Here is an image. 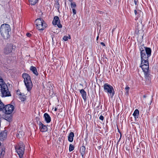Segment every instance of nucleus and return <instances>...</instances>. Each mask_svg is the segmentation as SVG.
<instances>
[{
    "mask_svg": "<svg viewBox=\"0 0 158 158\" xmlns=\"http://www.w3.org/2000/svg\"><path fill=\"white\" fill-rule=\"evenodd\" d=\"M99 118L102 120H103L104 119V117L102 115H101L99 117Z\"/></svg>",
    "mask_w": 158,
    "mask_h": 158,
    "instance_id": "31",
    "label": "nucleus"
},
{
    "mask_svg": "<svg viewBox=\"0 0 158 158\" xmlns=\"http://www.w3.org/2000/svg\"><path fill=\"white\" fill-rule=\"evenodd\" d=\"M4 107V105L0 100V110H2Z\"/></svg>",
    "mask_w": 158,
    "mask_h": 158,
    "instance_id": "25",
    "label": "nucleus"
},
{
    "mask_svg": "<svg viewBox=\"0 0 158 158\" xmlns=\"http://www.w3.org/2000/svg\"><path fill=\"white\" fill-rule=\"evenodd\" d=\"M36 27L39 30H43L47 26V24L42 19L39 18L37 19L35 21Z\"/></svg>",
    "mask_w": 158,
    "mask_h": 158,
    "instance_id": "4",
    "label": "nucleus"
},
{
    "mask_svg": "<svg viewBox=\"0 0 158 158\" xmlns=\"http://www.w3.org/2000/svg\"><path fill=\"white\" fill-rule=\"evenodd\" d=\"M103 87L105 92L110 94V97L112 98L114 94V91L113 87L107 83H105Z\"/></svg>",
    "mask_w": 158,
    "mask_h": 158,
    "instance_id": "5",
    "label": "nucleus"
},
{
    "mask_svg": "<svg viewBox=\"0 0 158 158\" xmlns=\"http://www.w3.org/2000/svg\"><path fill=\"white\" fill-rule=\"evenodd\" d=\"M80 152L82 157H83V156L85 153V147L84 146H82L80 148Z\"/></svg>",
    "mask_w": 158,
    "mask_h": 158,
    "instance_id": "17",
    "label": "nucleus"
},
{
    "mask_svg": "<svg viewBox=\"0 0 158 158\" xmlns=\"http://www.w3.org/2000/svg\"><path fill=\"white\" fill-rule=\"evenodd\" d=\"M146 96L145 95H143V98H146Z\"/></svg>",
    "mask_w": 158,
    "mask_h": 158,
    "instance_id": "38",
    "label": "nucleus"
},
{
    "mask_svg": "<svg viewBox=\"0 0 158 158\" xmlns=\"http://www.w3.org/2000/svg\"><path fill=\"white\" fill-rule=\"evenodd\" d=\"M72 11L74 15H75L76 14V10L74 8H72Z\"/></svg>",
    "mask_w": 158,
    "mask_h": 158,
    "instance_id": "30",
    "label": "nucleus"
},
{
    "mask_svg": "<svg viewBox=\"0 0 158 158\" xmlns=\"http://www.w3.org/2000/svg\"><path fill=\"white\" fill-rule=\"evenodd\" d=\"M98 38H99V36L98 35V36L97 37V39H96V40H98Z\"/></svg>",
    "mask_w": 158,
    "mask_h": 158,
    "instance_id": "37",
    "label": "nucleus"
},
{
    "mask_svg": "<svg viewBox=\"0 0 158 158\" xmlns=\"http://www.w3.org/2000/svg\"><path fill=\"white\" fill-rule=\"evenodd\" d=\"M134 2L135 5H137V1L136 0H134Z\"/></svg>",
    "mask_w": 158,
    "mask_h": 158,
    "instance_id": "33",
    "label": "nucleus"
},
{
    "mask_svg": "<svg viewBox=\"0 0 158 158\" xmlns=\"http://www.w3.org/2000/svg\"><path fill=\"white\" fill-rule=\"evenodd\" d=\"M141 60H148V57L151 54V49L150 48L145 47L140 48Z\"/></svg>",
    "mask_w": 158,
    "mask_h": 158,
    "instance_id": "2",
    "label": "nucleus"
},
{
    "mask_svg": "<svg viewBox=\"0 0 158 158\" xmlns=\"http://www.w3.org/2000/svg\"><path fill=\"white\" fill-rule=\"evenodd\" d=\"M29 2L31 4L34 5L37 2L38 0H29Z\"/></svg>",
    "mask_w": 158,
    "mask_h": 158,
    "instance_id": "23",
    "label": "nucleus"
},
{
    "mask_svg": "<svg viewBox=\"0 0 158 158\" xmlns=\"http://www.w3.org/2000/svg\"><path fill=\"white\" fill-rule=\"evenodd\" d=\"M57 108L56 107H55L54 109V111H57Z\"/></svg>",
    "mask_w": 158,
    "mask_h": 158,
    "instance_id": "36",
    "label": "nucleus"
},
{
    "mask_svg": "<svg viewBox=\"0 0 158 158\" xmlns=\"http://www.w3.org/2000/svg\"><path fill=\"white\" fill-rule=\"evenodd\" d=\"M13 49V46L11 44H9L5 48L4 53L6 54H8L12 52Z\"/></svg>",
    "mask_w": 158,
    "mask_h": 158,
    "instance_id": "11",
    "label": "nucleus"
},
{
    "mask_svg": "<svg viewBox=\"0 0 158 158\" xmlns=\"http://www.w3.org/2000/svg\"><path fill=\"white\" fill-rule=\"evenodd\" d=\"M74 136V134L73 132H71L68 137V140L70 142H72L73 141V138Z\"/></svg>",
    "mask_w": 158,
    "mask_h": 158,
    "instance_id": "16",
    "label": "nucleus"
},
{
    "mask_svg": "<svg viewBox=\"0 0 158 158\" xmlns=\"http://www.w3.org/2000/svg\"><path fill=\"white\" fill-rule=\"evenodd\" d=\"M129 87L127 86L125 88V89L126 90V94L127 95H128L129 94Z\"/></svg>",
    "mask_w": 158,
    "mask_h": 158,
    "instance_id": "28",
    "label": "nucleus"
},
{
    "mask_svg": "<svg viewBox=\"0 0 158 158\" xmlns=\"http://www.w3.org/2000/svg\"><path fill=\"white\" fill-rule=\"evenodd\" d=\"M4 109H5L6 114H10L15 109L14 106L11 104H8L6 105Z\"/></svg>",
    "mask_w": 158,
    "mask_h": 158,
    "instance_id": "9",
    "label": "nucleus"
},
{
    "mask_svg": "<svg viewBox=\"0 0 158 158\" xmlns=\"http://www.w3.org/2000/svg\"><path fill=\"white\" fill-rule=\"evenodd\" d=\"M52 23L54 25H57L59 28H61L62 27V26L60 23L59 19L57 16L54 17L52 22Z\"/></svg>",
    "mask_w": 158,
    "mask_h": 158,
    "instance_id": "10",
    "label": "nucleus"
},
{
    "mask_svg": "<svg viewBox=\"0 0 158 158\" xmlns=\"http://www.w3.org/2000/svg\"><path fill=\"white\" fill-rule=\"evenodd\" d=\"M74 149V147H73V146L72 144H70L69 145V151L70 152L72 151H73Z\"/></svg>",
    "mask_w": 158,
    "mask_h": 158,
    "instance_id": "27",
    "label": "nucleus"
},
{
    "mask_svg": "<svg viewBox=\"0 0 158 158\" xmlns=\"http://www.w3.org/2000/svg\"><path fill=\"white\" fill-rule=\"evenodd\" d=\"M4 153H5V152L4 151H3L1 152V155H2V154L3 155H4Z\"/></svg>",
    "mask_w": 158,
    "mask_h": 158,
    "instance_id": "35",
    "label": "nucleus"
},
{
    "mask_svg": "<svg viewBox=\"0 0 158 158\" xmlns=\"http://www.w3.org/2000/svg\"><path fill=\"white\" fill-rule=\"evenodd\" d=\"M39 127L41 131L42 132H44L47 131L48 128L47 127L44 125L41 122L39 123Z\"/></svg>",
    "mask_w": 158,
    "mask_h": 158,
    "instance_id": "12",
    "label": "nucleus"
},
{
    "mask_svg": "<svg viewBox=\"0 0 158 158\" xmlns=\"http://www.w3.org/2000/svg\"><path fill=\"white\" fill-rule=\"evenodd\" d=\"M71 2V3L70 4L71 7L72 8H74L76 7V5L75 2H72V0H69Z\"/></svg>",
    "mask_w": 158,
    "mask_h": 158,
    "instance_id": "24",
    "label": "nucleus"
},
{
    "mask_svg": "<svg viewBox=\"0 0 158 158\" xmlns=\"http://www.w3.org/2000/svg\"><path fill=\"white\" fill-rule=\"evenodd\" d=\"M30 70L32 71L33 73L36 75H38V73L37 71L36 68L33 66H31Z\"/></svg>",
    "mask_w": 158,
    "mask_h": 158,
    "instance_id": "18",
    "label": "nucleus"
},
{
    "mask_svg": "<svg viewBox=\"0 0 158 158\" xmlns=\"http://www.w3.org/2000/svg\"><path fill=\"white\" fill-rule=\"evenodd\" d=\"M68 38L69 39H70L71 38L70 36V35H69V37L67 36H64L63 37V40L65 41H67Z\"/></svg>",
    "mask_w": 158,
    "mask_h": 158,
    "instance_id": "29",
    "label": "nucleus"
},
{
    "mask_svg": "<svg viewBox=\"0 0 158 158\" xmlns=\"http://www.w3.org/2000/svg\"><path fill=\"white\" fill-rule=\"evenodd\" d=\"M101 148V146H99V147H98V149H100V148Z\"/></svg>",
    "mask_w": 158,
    "mask_h": 158,
    "instance_id": "39",
    "label": "nucleus"
},
{
    "mask_svg": "<svg viewBox=\"0 0 158 158\" xmlns=\"http://www.w3.org/2000/svg\"><path fill=\"white\" fill-rule=\"evenodd\" d=\"M18 94H19V98L20 99V100L22 101H24L26 99V96L25 95H22V94L20 93L19 94L18 93Z\"/></svg>",
    "mask_w": 158,
    "mask_h": 158,
    "instance_id": "20",
    "label": "nucleus"
},
{
    "mask_svg": "<svg viewBox=\"0 0 158 158\" xmlns=\"http://www.w3.org/2000/svg\"><path fill=\"white\" fill-rule=\"evenodd\" d=\"M44 116L45 118V120L47 123H50L51 121V119L49 115L45 113L44 114Z\"/></svg>",
    "mask_w": 158,
    "mask_h": 158,
    "instance_id": "14",
    "label": "nucleus"
},
{
    "mask_svg": "<svg viewBox=\"0 0 158 158\" xmlns=\"http://www.w3.org/2000/svg\"><path fill=\"white\" fill-rule=\"evenodd\" d=\"M140 67L142 69L143 72L144 73L145 78L146 79H148L149 77V65L146 64L145 65H140Z\"/></svg>",
    "mask_w": 158,
    "mask_h": 158,
    "instance_id": "8",
    "label": "nucleus"
},
{
    "mask_svg": "<svg viewBox=\"0 0 158 158\" xmlns=\"http://www.w3.org/2000/svg\"><path fill=\"white\" fill-rule=\"evenodd\" d=\"M7 137V132L4 131L1 132L0 134V140L2 141L6 139Z\"/></svg>",
    "mask_w": 158,
    "mask_h": 158,
    "instance_id": "13",
    "label": "nucleus"
},
{
    "mask_svg": "<svg viewBox=\"0 0 158 158\" xmlns=\"http://www.w3.org/2000/svg\"><path fill=\"white\" fill-rule=\"evenodd\" d=\"M100 44L102 45H103V46H105V44L103 43V42H101V43H100Z\"/></svg>",
    "mask_w": 158,
    "mask_h": 158,
    "instance_id": "32",
    "label": "nucleus"
},
{
    "mask_svg": "<svg viewBox=\"0 0 158 158\" xmlns=\"http://www.w3.org/2000/svg\"><path fill=\"white\" fill-rule=\"evenodd\" d=\"M22 77L24 79L23 81L28 91H30L32 87V83L30 76L27 73H23Z\"/></svg>",
    "mask_w": 158,
    "mask_h": 158,
    "instance_id": "3",
    "label": "nucleus"
},
{
    "mask_svg": "<svg viewBox=\"0 0 158 158\" xmlns=\"http://www.w3.org/2000/svg\"><path fill=\"white\" fill-rule=\"evenodd\" d=\"M11 31L10 26L7 24H2L0 28V31L1 35L5 39H8L10 36L9 32Z\"/></svg>",
    "mask_w": 158,
    "mask_h": 158,
    "instance_id": "1",
    "label": "nucleus"
},
{
    "mask_svg": "<svg viewBox=\"0 0 158 158\" xmlns=\"http://www.w3.org/2000/svg\"><path fill=\"white\" fill-rule=\"evenodd\" d=\"M4 88L1 89V93L3 97H9L11 96L10 94L8 87L7 85H4Z\"/></svg>",
    "mask_w": 158,
    "mask_h": 158,
    "instance_id": "7",
    "label": "nucleus"
},
{
    "mask_svg": "<svg viewBox=\"0 0 158 158\" xmlns=\"http://www.w3.org/2000/svg\"><path fill=\"white\" fill-rule=\"evenodd\" d=\"M147 64L149 65L148 60H141V65H145Z\"/></svg>",
    "mask_w": 158,
    "mask_h": 158,
    "instance_id": "22",
    "label": "nucleus"
},
{
    "mask_svg": "<svg viewBox=\"0 0 158 158\" xmlns=\"http://www.w3.org/2000/svg\"><path fill=\"white\" fill-rule=\"evenodd\" d=\"M80 92L83 98L85 101L87 99L86 92L83 89H81L80 91Z\"/></svg>",
    "mask_w": 158,
    "mask_h": 158,
    "instance_id": "15",
    "label": "nucleus"
},
{
    "mask_svg": "<svg viewBox=\"0 0 158 158\" xmlns=\"http://www.w3.org/2000/svg\"><path fill=\"white\" fill-rule=\"evenodd\" d=\"M139 114V110L137 109H136L135 110L133 115L135 117V118H138Z\"/></svg>",
    "mask_w": 158,
    "mask_h": 158,
    "instance_id": "19",
    "label": "nucleus"
},
{
    "mask_svg": "<svg viewBox=\"0 0 158 158\" xmlns=\"http://www.w3.org/2000/svg\"><path fill=\"white\" fill-rule=\"evenodd\" d=\"M25 146L22 143H20L15 147L16 151L20 158H22L24 153Z\"/></svg>",
    "mask_w": 158,
    "mask_h": 158,
    "instance_id": "6",
    "label": "nucleus"
},
{
    "mask_svg": "<svg viewBox=\"0 0 158 158\" xmlns=\"http://www.w3.org/2000/svg\"><path fill=\"white\" fill-rule=\"evenodd\" d=\"M134 12L135 15H137V16H139V15L141 13V11L139 10H134Z\"/></svg>",
    "mask_w": 158,
    "mask_h": 158,
    "instance_id": "26",
    "label": "nucleus"
},
{
    "mask_svg": "<svg viewBox=\"0 0 158 158\" xmlns=\"http://www.w3.org/2000/svg\"><path fill=\"white\" fill-rule=\"evenodd\" d=\"M31 35V34L29 33H27V35L28 36H30V35Z\"/></svg>",
    "mask_w": 158,
    "mask_h": 158,
    "instance_id": "34",
    "label": "nucleus"
},
{
    "mask_svg": "<svg viewBox=\"0 0 158 158\" xmlns=\"http://www.w3.org/2000/svg\"><path fill=\"white\" fill-rule=\"evenodd\" d=\"M24 133L23 131H19L18 133V134L17 135V136L18 138H20L21 137H22L24 135Z\"/></svg>",
    "mask_w": 158,
    "mask_h": 158,
    "instance_id": "21",
    "label": "nucleus"
}]
</instances>
